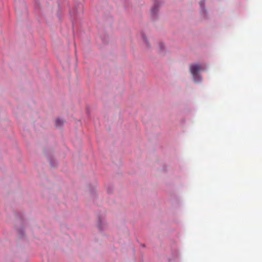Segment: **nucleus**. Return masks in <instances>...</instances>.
Instances as JSON below:
<instances>
[{
    "instance_id": "f03ea898",
    "label": "nucleus",
    "mask_w": 262,
    "mask_h": 262,
    "mask_svg": "<svg viewBox=\"0 0 262 262\" xmlns=\"http://www.w3.org/2000/svg\"><path fill=\"white\" fill-rule=\"evenodd\" d=\"M63 123V121L61 119H57L55 122V124L56 126H60Z\"/></svg>"
},
{
    "instance_id": "f257e3e1",
    "label": "nucleus",
    "mask_w": 262,
    "mask_h": 262,
    "mask_svg": "<svg viewBox=\"0 0 262 262\" xmlns=\"http://www.w3.org/2000/svg\"><path fill=\"white\" fill-rule=\"evenodd\" d=\"M201 69V66L198 64H191L190 66V71L196 82H199L201 80V77L198 74Z\"/></svg>"
}]
</instances>
